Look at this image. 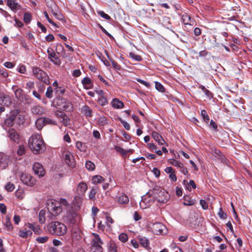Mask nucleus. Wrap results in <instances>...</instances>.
<instances>
[{"mask_svg":"<svg viewBox=\"0 0 252 252\" xmlns=\"http://www.w3.org/2000/svg\"><path fill=\"white\" fill-rule=\"evenodd\" d=\"M59 204L60 206L63 205L64 207H66V208L69 206L67 201L64 198H60Z\"/></svg>","mask_w":252,"mask_h":252,"instance_id":"59","label":"nucleus"},{"mask_svg":"<svg viewBox=\"0 0 252 252\" xmlns=\"http://www.w3.org/2000/svg\"><path fill=\"white\" fill-rule=\"evenodd\" d=\"M108 252H117V247L116 244L110 242L108 244Z\"/></svg>","mask_w":252,"mask_h":252,"instance_id":"34","label":"nucleus"},{"mask_svg":"<svg viewBox=\"0 0 252 252\" xmlns=\"http://www.w3.org/2000/svg\"><path fill=\"white\" fill-rule=\"evenodd\" d=\"M32 169L34 173L39 177H42L45 174V170L42 165L38 162L34 163Z\"/></svg>","mask_w":252,"mask_h":252,"instance_id":"11","label":"nucleus"},{"mask_svg":"<svg viewBox=\"0 0 252 252\" xmlns=\"http://www.w3.org/2000/svg\"><path fill=\"white\" fill-rule=\"evenodd\" d=\"M15 96L17 98H20L23 95V91L20 88H17L14 91Z\"/></svg>","mask_w":252,"mask_h":252,"instance_id":"49","label":"nucleus"},{"mask_svg":"<svg viewBox=\"0 0 252 252\" xmlns=\"http://www.w3.org/2000/svg\"><path fill=\"white\" fill-rule=\"evenodd\" d=\"M140 244L144 248H147L149 246V241L145 237H140L139 239Z\"/></svg>","mask_w":252,"mask_h":252,"instance_id":"35","label":"nucleus"},{"mask_svg":"<svg viewBox=\"0 0 252 252\" xmlns=\"http://www.w3.org/2000/svg\"><path fill=\"white\" fill-rule=\"evenodd\" d=\"M21 181L25 185L32 187L35 184L36 181L34 178L30 175L26 173H22L20 176Z\"/></svg>","mask_w":252,"mask_h":252,"instance_id":"7","label":"nucleus"},{"mask_svg":"<svg viewBox=\"0 0 252 252\" xmlns=\"http://www.w3.org/2000/svg\"><path fill=\"white\" fill-rule=\"evenodd\" d=\"M29 147L34 154L43 153L45 149V145L41 135H32L29 139Z\"/></svg>","mask_w":252,"mask_h":252,"instance_id":"1","label":"nucleus"},{"mask_svg":"<svg viewBox=\"0 0 252 252\" xmlns=\"http://www.w3.org/2000/svg\"><path fill=\"white\" fill-rule=\"evenodd\" d=\"M59 100L60 101L59 103H62L63 104V105L61 107L64 110H70V109L72 108V104L71 103L65 102L64 99L62 98Z\"/></svg>","mask_w":252,"mask_h":252,"instance_id":"28","label":"nucleus"},{"mask_svg":"<svg viewBox=\"0 0 252 252\" xmlns=\"http://www.w3.org/2000/svg\"><path fill=\"white\" fill-rule=\"evenodd\" d=\"M8 137L14 142L18 143L19 141V135L14 129H10L8 131Z\"/></svg>","mask_w":252,"mask_h":252,"instance_id":"14","label":"nucleus"},{"mask_svg":"<svg viewBox=\"0 0 252 252\" xmlns=\"http://www.w3.org/2000/svg\"><path fill=\"white\" fill-rule=\"evenodd\" d=\"M32 19V15L29 13H26L24 15V21L26 23H29Z\"/></svg>","mask_w":252,"mask_h":252,"instance_id":"50","label":"nucleus"},{"mask_svg":"<svg viewBox=\"0 0 252 252\" xmlns=\"http://www.w3.org/2000/svg\"><path fill=\"white\" fill-rule=\"evenodd\" d=\"M201 116L203 120L207 123L209 122V117L205 110H202L201 112Z\"/></svg>","mask_w":252,"mask_h":252,"instance_id":"42","label":"nucleus"},{"mask_svg":"<svg viewBox=\"0 0 252 252\" xmlns=\"http://www.w3.org/2000/svg\"><path fill=\"white\" fill-rule=\"evenodd\" d=\"M49 59L50 60L53 62L55 64L57 65H60L61 64V61L60 60L58 56L57 55L56 53H53L52 55H51L50 56H49Z\"/></svg>","mask_w":252,"mask_h":252,"instance_id":"23","label":"nucleus"},{"mask_svg":"<svg viewBox=\"0 0 252 252\" xmlns=\"http://www.w3.org/2000/svg\"><path fill=\"white\" fill-rule=\"evenodd\" d=\"M214 154L215 156L219 159L222 162H223L224 164H227V159L219 150H215Z\"/></svg>","mask_w":252,"mask_h":252,"instance_id":"17","label":"nucleus"},{"mask_svg":"<svg viewBox=\"0 0 252 252\" xmlns=\"http://www.w3.org/2000/svg\"><path fill=\"white\" fill-rule=\"evenodd\" d=\"M9 161V160L6 155H0V163L2 168H5L7 166Z\"/></svg>","mask_w":252,"mask_h":252,"instance_id":"22","label":"nucleus"},{"mask_svg":"<svg viewBox=\"0 0 252 252\" xmlns=\"http://www.w3.org/2000/svg\"><path fill=\"white\" fill-rule=\"evenodd\" d=\"M182 19L183 22L185 25H192L193 24V20H191L190 17L187 13H185L182 15Z\"/></svg>","mask_w":252,"mask_h":252,"instance_id":"25","label":"nucleus"},{"mask_svg":"<svg viewBox=\"0 0 252 252\" xmlns=\"http://www.w3.org/2000/svg\"><path fill=\"white\" fill-rule=\"evenodd\" d=\"M48 210L55 215L60 214L62 211V208L59 203L52 202L51 204H48Z\"/></svg>","mask_w":252,"mask_h":252,"instance_id":"10","label":"nucleus"},{"mask_svg":"<svg viewBox=\"0 0 252 252\" xmlns=\"http://www.w3.org/2000/svg\"><path fill=\"white\" fill-rule=\"evenodd\" d=\"M32 72L35 77L46 84L49 83L48 77L45 72L37 67L32 68Z\"/></svg>","mask_w":252,"mask_h":252,"instance_id":"6","label":"nucleus"},{"mask_svg":"<svg viewBox=\"0 0 252 252\" xmlns=\"http://www.w3.org/2000/svg\"><path fill=\"white\" fill-rule=\"evenodd\" d=\"M85 166L86 168L90 171H93L95 169L94 164L90 160L86 161Z\"/></svg>","mask_w":252,"mask_h":252,"instance_id":"37","label":"nucleus"},{"mask_svg":"<svg viewBox=\"0 0 252 252\" xmlns=\"http://www.w3.org/2000/svg\"><path fill=\"white\" fill-rule=\"evenodd\" d=\"M5 226L8 231H11L13 229L12 224L10 221V218L9 216H6L5 218V221L4 223Z\"/></svg>","mask_w":252,"mask_h":252,"instance_id":"32","label":"nucleus"},{"mask_svg":"<svg viewBox=\"0 0 252 252\" xmlns=\"http://www.w3.org/2000/svg\"><path fill=\"white\" fill-rule=\"evenodd\" d=\"M76 146L80 151H85V147L84 144L80 141H77L76 143Z\"/></svg>","mask_w":252,"mask_h":252,"instance_id":"51","label":"nucleus"},{"mask_svg":"<svg viewBox=\"0 0 252 252\" xmlns=\"http://www.w3.org/2000/svg\"><path fill=\"white\" fill-rule=\"evenodd\" d=\"M26 153V148L24 145H20L17 150V154L22 156Z\"/></svg>","mask_w":252,"mask_h":252,"instance_id":"41","label":"nucleus"},{"mask_svg":"<svg viewBox=\"0 0 252 252\" xmlns=\"http://www.w3.org/2000/svg\"><path fill=\"white\" fill-rule=\"evenodd\" d=\"M98 101L99 104L102 106L105 105L108 103L107 98L104 96H101L99 97Z\"/></svg>","mask_w":252,"mask_h":252,"instance_id":"46","label":"nucleus"},{"mask_svg":"<svg viewBox=\"0 0 252 252\" xmlns=\"http://www.w3.org/2000/svg\"><path fill=\"white\" fill-rule=\"evenodd\" d=\"M99 15H100L102 18L106 19V20H109L110 19V17L107 14H106L104 11H99L97 12Z\"/></svg>","mask_w":252,"mask_h":252,"instance_id":"56","label":"nucleus"},{"mask_svg":"<svg viewBox=\"0 0 252 252\" xmlns=\"http://www.w3.org/2000/svg\"><path fill=\"white\" fill-rule=\"evenodd\" d=\"M0 211L2 214H5L6 213V206L2 203H0Z\"/></svg>","mask_w":252,"mask_h":252,"instance_id":"63","label":"nucleus"},{"mask_svg":"<svg viewBox=\"0 0 252 252\" xmlns=\"http://www.w3.org/2000/svg\"><path fill=\"white\" fill-rule=\"evenodd\" d=\"M152 137L156 141L159 145H163L165 142L164 140L162 138V136L158 132L153 131L152 133Z\"/></svg>","mask_w":252,"mask_h":252,"instance_id":"16","label":"nucleus"},{"mask_svg":"<svg viewBox=\"0 0 252 252\" xmlns=\"http://www.w3.org/2000/svg\"><path fill=\"white\" fill-rule=\"evenodd\" d=\"M183 204L185 206H191L194 204V202L189 196H185L184 197Z\"/></svg>","mask_w":252,"mask_h":252,"instance_id":"31","label":"nucleus"},{"mask_svg":"<svg viewBox=\"0 0 252 252\" xmlns=\"http://www.w3.org/2000/svg\"><path fill=\"white\" fill-rule=\"evenodd\" d=\"M84 88L88 90L93 88V84L91 80L89 77H85L81 81Z\"/></svg>","mask_w":252,"mask_h":252,"instance_id":"18","label":"nucleus"},{"mask_svg":"<svg viewBox=\"0 0 252 252\" xmlns=\"http://www.w3.org/2000/svg\"><path fill=\"white\" fill-rule=\"evenodd\" d=\"M45 126L44 118H40L36 120L35 126L38 130H40Z\"/></svg>","mask_w":252,"mask_h":252,"instance_id":"30","label":"nucleus"},{"mask_svg":"<svg viewBox=\"0 0 252 252\" xmlns=\"http://www.w3.org/2000/svg\"><path fill=\"white\" fill-rule=\"evenodd\" d=\"M170 163L176 167L179 168L183 167V164L179 162L178 160L173 159H169Z\"/></svg>","mask_w":252,"mask_h":252,"instance_id":"44","label":"nucleus"},{"mask_svg":"<svg viewBox=\"0 0 252 252\" xmlns=\"http://www.w3.org/2000/svg\"><path fill=\"white\" fill-rule=\"evenodd\" d=\"M110 61L111 62V63H112V64L113 65V67L115 69L120 70L121 69V66L119 64H118L117 62H116L113 60H110Z\"/></svg>","mask_w":252,"mask_h":252,"instance_id":"60","label":"nucleus"},{"mask_svg":"<svg viewBox=\"0 0 252 252\" xmlns=\"http://www.w3.org/2000/svg\"><path fill=\"white\" fill-rule=\"evenodd\" d=\"M119 239L122 242H126L128 240V236L126 233H122L119 235Z\"/></svg>","mask_w":252,"mask_h":252,"instance_id":"48","label":"nucleus"},{"mask_svg":"<svg viewBox=\"0 0 252 252\" xmlns=\"http://www.w3.org/2000/svg\"><path fill=\"white\" fill-rule=\"evenodd\" d=\"M111 104L114 108L121 109L124 106V103L117 98H114L111 102Z\"/></svg>","mask_w":252,"mask_h":252,"instance_id":"20","label":"nucleus"},{"mask_svg":"<svg viewBox=\"0 0 252 252\" xmlns=\"http://www.w3.org/2000/svg\"><path fill=\"white\" fill-rule=\"evenodd\" d=\"M155 87L159 92L163 93L165 92V89L163 85L159 82H156L155 83Z\"/></svg>","mask_w":252,"mask_h":252,"instance_id":"43","label":"nucleus"},{"mask_svg":"<svg viewBox=\"0 0 252 252\" xmlns=\"http://www.w3.org/2000/svg\"><path fill=\"white\" fill-rule=\"evenodd\" d=\"M202 90L204 93V94L209 97L211 98L212 97V93L207 89H206L204 87H202Z\"/></svg>","mask_w":252,"mask_h":252,"instance_id":"64","label":"nucleus"},{"mask_svg":"<svg viewBox=\"0 0 252 252\" xmlns=\"http://www.w3.org/2000/svg\"><path fill=\"white\" fill-rule=\"evenodd\" d=\"M218 215L220 218L221 219H225L227 217V215L224 213L221 208H220L218 212Z\"/></svg>","mask_w":252,"mask_h":252,"instance_id":"53","label":"nucleus"},{"mask_svg":"<svg viewBox=\"0 0 252 252\" xmlns=\"http://www.w3.org/2000/svg\"><path fill=\"white\" fill-rule=\"evenodd\" d=\"M32 112L34 114L41 115L44 112V109L42 107L37 105L32 108Z\"/></svg>","mask_w":252,"mask_h":252,"instance_id":"29","label":"nucleus"},{"mask_svg":"<svg viewBox=\"0 0 252 252\" xmlns=\"http://www.w3.org/2000/svg\"><path fill=\"white\" fill-rule=\"evenodd\" d=\"M45 125H57V122L51 119L45 118H44Z\"/></svg>","mask_w":252,"mask_h":252,"instance_id":"54","label":"nucleus"},{"mask_svg":"<svg viewBox=\"0 0 252 252\" xmlns=\"http://www.w3.org/2000/svg\"><path fill=\"white\" fill-rule=\"evenodd\" d=\"M49 239V237L47 236L43 237H38L36 239V241L39 243H44L46 242Z\"/></svg>","mask_w":252,"mask_h":252,"instance_id":"45","label":"nucleus"},{"mask_svg":"<svg viewBox=\"0 0 252 252\" xmlns=\"http://www.w3.org/2000/svg\"><path fill=\"white\" fill-rule=\"evenodd\" d=\"M46 211L44 210H41L39 213V221L40 223L43 224L46 220L45 218Z\"/></svg>","mask_w":252,"mask_h":252,"instance_id":"33","label":"nucleus"},{"mask_svg":"<svg viewBox=\"0 0 252 252\" xmlns=\"http://www.w3.org/2000/svg\"><path fill=\"white\" fill-rule=\"evenodd\" d=\"M32 232L31 230H27L26 229H24L23 230H20L18 232V235L22 238H27L29 236H30L32 235Z\"/></svg>","mask_w":252,"mask_h":252,"instance_id":"21","label":"nucleus"},{"mask_svg":"<svg viewBox=\"0 0 252 252\" xmlns=\"http://www.w3.org/2000/svg\"><path fill=\"white\" fill-rule=\"evenodd\" d=\"M56 116L60 119L61 122L65 126H67L69 124L70 119L63 111L57 110L55 112Z\"/></svg>","mask_w":252,"mask_h":252,"instance_id":"8","label":"nucleus"},{"mask_svg":"<svg viewBox=\"0 0 252 252\" xmlns=\"http://www.w3.org/2000/svg\"><path fill=\"white\" fill-rule=\"evenodd\" d=\"M120 122L121 123V124L123 125V126H124V127L126 129V130H129L130 129V125L129 124L127 123L126 122L121 119L120 120Z\"/></svg>","mask_w":252,"mask_h":252,"instance_id":"61","label":"nucleus"},{"mask_svg":"<svg viewBox=\"0 0 252 252\" xmlns=\"http://www.w3.org/2000/svg\"><path fill=\"white\" fill-rule=\"evenodd\" d=\"M7 6L12 11H17L20 8V5L18 3L17 0H6Z\"/></svg>","mask_w":252,"mask_h":252,"instance_id":"12","label":"nucleus"},{"mask_svg":"<svg viewBox=\"0 0 252 252\" xmlns=\"http://www.w3.org/2000/svg\"><path fill=\"white\" fill-rule=\"evenodd\" d=\"M23 193L24 191L22 190L18 189L16 191V196L18 198L22 199L24 198Z\"/></svg>","mask_w":252,"mask_h":252,"instance_id":"57","label":"nucleus"},{"mask_svg":"<svg viewBox=\"0 0 252 252\" xmlns=\"http://www.w3.org/2000/svg\"><path fill=\"white\" fill-rule=\"evenodd\" d=\"M149 228L155 234H164L167 232L166 226L159 222L151 223L149 224Z\"/></svg>","mask_w":252,"mask_h":252,"instance_id":"5","label":"nucleus"},{"mask_svg":"<svg viewBox=\"0 0 252 252\" xmlns=\"http://www.w3.org/2000/svg\"><path fill=\"white\" fill-rule=\"evenodd\" d=\"M81 111L86 117H91L92 116V110L87 105H85L82 107Z\"/></svg>","mask_w":252,"mask_h":252,"instance_id":"24","label":"nucleus"},{"mask_svg":"<svg viewBox=\"0 0 252 252\" xmlns=\"http://www.w3.org/2000/svg\"><path fill=\"white\" fill-rule=\"evenodd\" d=\"M152 191L155 200L160 203H166L169 197L168 193L163 189L158 187H155Z\"/></svg>","mask_w":252,"mask_h":252,"instance_id":"3","label":"nucleus"},{"mask_svg":"<svg viewBox=\"0 0 252 252\" xmlns=\"http://www.w3.org/2000/svg\"><path fill=\"white\" fill-rule=\"evenodd\" d=\"M92 183L94 185L101 184L105 181L104 178L100 175H95L92 177Z\"/></svg>","mask_w":252,"mask_h":252,"instance_id":"27","label":"nucleus"},{"mask_svg":"<svg viewBox=\"0 0 252 252\" xmlns=\"http://www.w3.org/2000/svg\"><path fill=\"white\" fill-rule=\"evenodd\" d=\"M155 201L154 195L152 194L151 190L142 197L141 201L140 202V206L141 208L144 209L150 207Z\"/></svg>","mask_w":252,"mask_h":252,"instance_id":"4","label":"nucleus"},{"mask_svg":"<svg viewBox=\"0 0 252 252\" xmlns=\"http://www.w3.org/2000/svg\"><path fill=\"white\" fill-rule=\"evenodd\" d=\"M63 155L65 163L71 168H74L75 161L73 155L70 152H65Z\"/></svg>","mask_w":252,"mask_h":252,"instance_id":"9","label":"nucleus"},{"mask_svg":"<svg viewBox=\"0 0 252 252\" xmlns=\"http://www.w3.org/2000/svg\"><path fill=\"white\" fill-rule=\"evenodd\" d=\"M97 190V188L96 187H94L92 188L89 194V197L91 199H94Z\"/></svg>","mask_w":252,"mask_h":252,"instance_id":"36","label":"nucleus"},{"mask_svg":"<svg viewBox=\"0 0 252 252\" xmlns=\"http://www.w3.org/2000/svg\"><path fill=\"white\" fill-rule=\"evenodd\" d=\"M52 88L51 87H48L46 92V96L48 98H51L52 97Z\"/></svg>","mask_w":252,"mask_h":252,"instance_id":"58","label":"nucleus"},{"mask_svg":"<svg viewBox=\"0 0 252 252\" xmlns=\"http://www.w3.org/2000/svg\"><path fill=\"white\" fill-rule=\"evenodd\" d=\"M102 244L93 242V246L94 248H95V250L97 252H102V248L101 246Z\"/></svg>","mask_w":252,"mask_h":252,"instance_id":"38","label":"nucleus"},{"mask_svg":"<svg viewBox=\"0 0 252 252\" xmlns=\"http://www.w3.org/2000/svg\"><path fill=\"white\" fill-rule=\"evenodd\" d=\"M44 15L45 17H46V19L48 20V21L51 24L54 26L58 28L59 27L57 25V24L54 23L49 17L48 14L46 11H44Z\"/></svg>","mask_w":252,"mask_h":252,"instance_id":"55","label":"nucleus"},{"mask_svg":"<svg viewBox=\"0 0 252 252\" xmlns=\"http://www.w3.org/2000/svg\"><path fill=\"white\" fill-rule=\"evenodd\" d=\"M115 149L116 151L120 153L123 156L126 155V150H124L123 148H121V147L116 146L115 147Z\"/></svg>","mask_w":252,"mask_h":252,"instance_id":"52","label":"nucleus"},{"mask_svg":"<svg viewBox=\"0 0 252 252\" xmlns=\"http://www.w3.org/2000/svg\"><path fill=\"white\" fill-rule=\"evenodd\" d=\"M129 56L130 58H131V59L136 61H140L142 60V58L140 57V56L135 54L132 52H130L129 53Z\"/></svg>","mask_w":252,"mask_h":252,"instance_id":"39","label":"nucleus"},{"mask_svg":"<svg viewBox=\"0 0 252 252\" xmlns=\"http://www.w3.org/2000/svg\"><path fill=\"white\" fill-rule=\"evenodd\" d=\"M116 199L121 204H126L129 202V198L128 196L124 193L120 194L117 197Z\"/></svg>","mask_w":252,"mask_h":252,"instance_id":"15","label":"nucleus"},{"mask_svg":"<svg viewBox=\"0 0 252 252\" xmlns=\"http://www.w3.org/2000/svg\"><path fill=\"white\" fill-rule=\"evenodd\" d=\"M92 235L94 236V239H93V242L99 243H100L102 244H103V242L102 241L99 236L97 234L93 233L92 234Z\"/></svg>","mask_w":252,"mask_h":252,"instance_id":"47","label":"nucleus"},{"mask_svg":"<svg viewBox=\"0 0 252 252\" xmlns=\"http://www.w3.org/2000/svg\"><path fill=\"white\" fill-rule=\"evenodd\" d=\"M88 189L87 184L84 182L80 183L77 188V193L80 195H83Z\"/></svg>","mask_w":252,"mask_h":252,"instance_id":"13","label":"nucleus"},{"mask_svg":"<svg viewBox=\"0 0 252 252\" xmlns=\"http://www.w3.org/2000/svg\"><path fill=\"white\" fill-rule=\"evenodd\" d=\"M98 122L101 125H105L107 123V120L104 117L99 118Z\"/></svg>","mask_w":252,"mask_h":252,"instance_id":"62","label":"nucleus"},{"mask_svg":"<svg viewBox=\"0 0 252 252\" xmlns=\"http://www.w3.org/2000/svg\"><path fill=\"white\" fill-rule=\"evenodd\" d=\"M16 118V115L14 114H11L9 118L5 121V124L8 126H12L14 124V121Z\"/></svg>","mask_w":252,"mask_h":252,"instance_id":"26","label":"nucleus"},{"mask_svg":"<svg viewBox=\"0 0 252 252\" xmlns=\"http://www.w3.org/2000/svg\"><path fill=\"white\" fill-rule=\"evenodd\" d=\"M15 189V185L10 182H8L5 186V189L8 191H12Z\"/></svg>","mask_w":252,"mask_h":252,"instance_id":"40","label":"nucleus"},{"mask_svg":"<svg viewBox=\"0 0 252 252\" xmlns=\"http://www.w3.org/2000/svg\"><path fill=\"white\" fill-rule=\"evenodd\" d=\"M56 52L58 55H61L63 58H65L66 57L63 47L61 44L56 45Z\"/></svg>","mask_w":252,"mask_h":252,"instance_id":"19","label":"nucleus"},{"mask_svg":"<svg viewBox=\"0 0 252 252\" xmlns=\"http://www.w3.org/2000/svg\"><path fill=\"white\" fill-rule=\"evenodd\" d=\"M48 230L52 234L61 236L66 233L67 228L63 223L56 221L49 224Z\"/></svg>","mask_w":252,"mask_h":252,"instance_id":"2","label":"nucleus"}]
</instances>
